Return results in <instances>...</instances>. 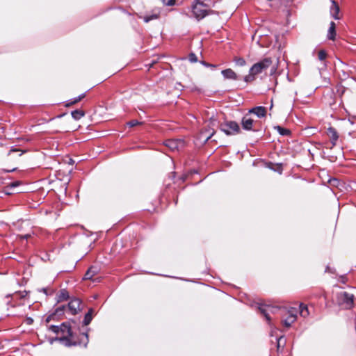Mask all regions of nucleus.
Returning a JSON list of instances; mask_svg holds the SVG:
<instances>
[{"instance_id":"f257e3e1","label":"nucleus","mask_w":356,"mask_h":356,"mask_svg":"<svg viewBox=\"0 0 356 356\" xmlns=\"http://www.w3.org/2000/svg\"><path fill=\"white\" fill-rule=\"evenodd\" d=\"M88 341V333L85 332L77 335L72 331L67 338L62 337L60 339V342L67 347L83 346L86 348L87 347Z\"/></svg>"},{"instance_id":"f03ea898","label":"nucleus","mask_w":356,"mask_h":356,"mask_svg":"<svg viewBox=\"0 0 356 356\" xmlns=\"http://www.w3.org/2000/svg\"><path fill=\"white\" fill-rule=\"evenodd\" d=\"M49 329L58 335L55 340L58 341L62 337L67 338L72 331L68 323H63L59 326L51 325Z\"/></svg>"},{"instance_id":"7ed1b4c3","label":"nucleus","mask_w":356,"mask_h":356,"mask_svg":"<svg viewBox=\"0 0 356 356\" xmlns=\"http://www.w3.org/2000/svg\"><path fill=\"white\" fill-rule=\"evenodd\" d=\"M207 7L208 6L206 3L200 4L198 3H195V4L193 6V13L197 20L203 19L208 15L217 13L216 11L213 10L207 9Z\"/></svg>"},{"instance_id":"20e7f679","label":"nucleus","mask_w":356,"mask_h":356,"mask_svg":"<svg viewBox=\"0 0 356 356\" xmlns=\"http://www.w3.org/2000/svg\"><path fill=\"white\" fill-rule=\"evenodd\" d=\"M219 129L227 136L238 134L241 131L239 125L234 121L221 123Z\"/></svg>"},{"instance_id":"39448f33","label":"nucleus","mask_w":356,"mask_h":356,"mask_svg":"<svg viewBox=\"0 0 356 356\" xmlns=\"http://www.w3.org/2000/svg\"><path fill=\"white\" fill-rule=\"evenodd\" d=\"M272 63L273 60L270 58H265L254 64L250 69V73L257 75L268 69L272 65Z\"/></svg>"},{"instance_id":"423d86ee","label":"nucleus","mask_w":356,"mask_h":356,"mask_svg":"<svg viewBox=\"0 0 356 356\" xmlns=\"http://www.w3.org/2000/svg\"><path fill=\"white\" fill-rule=\"evenodd\" d=\"M354 296L346 291L337 293V302L339 305L343 306L345 309H350L353 305Z\"/></svg>"},{"instance_id":"0eeeda50","label":"nucleus","mask_w":356,"mask_h":356,"mask_svg":"<svg viewBox=\"0 0 356 356\" xmlns=\"http://www.w3.org/2000/svg\"><path fill=\"white\" fill-rule=\"evenodd\" d=\"M216 120H211L207 127H204L199 134L200 140H204V143L207 142L216 133L214 129Z\"/></svg>"},{"instance_id":"6e6552de","label":"nucleus","mask_w":356,"mask_h":356,"mask_svg":"<svg viewBox=\"0 0 356 356\" xmlns=\"http://www.w3.org/2000/svg\"><path fill=\"white\" fill-rule=\"evenodd\" d=\"M284 313L286 317L283 318L282 323L285 327H289L296 320L297 310L296 308L292 307L289 310H284Z\"/></svg>"},{"instance_id":"1a4fd4ad","label":"nucleus","mask_w":356,"mask_h":356,"mask_svg":"<svg viewBox=\"0 0 356 356\" xmlns=\"http://www.w3.org/2000/svg\"><path fill=\"white\" fill-rule=\"evenodd\" d=\"M260 313L266 318V321L270 322V314H275L280 309L270 305H261L258 307Z\"/></svg>"},{"instance_id":"9d476101","label":"nucleus","mask_w":356,"mask_h":356,"mask_svg":"<svg viewBox=\"0 0 356 356\" xmlns=\"http://www.w3.org/2000/svg\"><path fill=\"white\" fill-rule=\"evenodd\" d=\"M184 141L179 139H169L165 141V145L171 151L179 150L184 147Z\"/></svg>"},{"instance_id":"9b49d317","label":"nucleus","mask_w":356,"mask_h":356,"mask_svg":"<svg viewBox=\"0 0 356 356\" xmlns=\"http://www.w3.org/2000/svg\"><path fill=\"white\" fill-rule=\"evenodd\" d=\"M81 302L79 298L71 300L67 305V311L72 315L76 314L81 310Z\"/></svg>"},{"instance_id":"f8f14e48","label":"nucleus","mask_w":356,"mask_h":356,"mask_svg":"<svg viewBox=\"0 0 356 356\" xmlns=\"http://www.w3.org/2000/svg\"><path fill=\"white\" fill-rule=\"evenodd\" d=\"M241 124L243 129L245 130L256 131V129H254V120L250 117L249 113L242 118Z\"/></svg>"},{"instance_id":"ddd939ff","label":"nucleus","mask_w":356,"mask_h":356,"mask_svg":"<svg viewBox=\"0 0 356 356\" xmlns=\"http://www.w3.org/2000/svg\"><path fill=\"white\" fill-rule=\"evenodd\" d=\"M327 134L330 139L332 146L336 145L339 138V134L337 130L334 127H330L327 130Z\"/></svg>"},{"instance_id":"4468645a","label":"nucleus","mask_w":356,"mask_h":356,"mask_svg":"<svg viewBox=\"0 0 356 356\" xmlns=\"http://www.w3.org/2000/svg\"><path fill=\"white\" fill-rule=\"evenodd\" d=\"M249 114L253 113L258 118L265 117L266 115V108L264 106H256L249 110Z\"/></svg>"},{"instance_id":"2eb2a0df","label":"nucleus","mask_w":356,"mask_h":356,"mask_svg":"<svg viewBox=\"0 0 356 356\" xmlns=\"http://www.w3.org/2000/svg\"><path fill=\"white\" fill-rule=\"evenodd\" d=\"M339 7L335 1H332V5L330 6V13L331 16L335 19H339L340 17L339 16Z\"/></svg>"},{"instance_id":"dca6fc26","label":"nucleus","mask_w":356,"mask_h":356,"mask_svg":"<svg viewBox=\"0 0 356 356\" xmlns=\"http://www.w3.org/2000/svg\"><path fill=\"white\" fill-rule=\"evenodd\" d=\"M221 73L225 79L232 80L238 79L237 74L230 68L222 70Z\"/></svg>"},{"instance_id":"f3484780","label":"nucleus","mask_w":356,"mask_h":356,"mask_svg":"<svg viewBox=\"0 0 356 356\" xmlns=\"http://www.w3.org/2000/svg\"><path fill=\"white\" fill-rule=\"evenodd\" d=\"M99 272V268L97 266H91L89 268V269L86 271V274L84 275V279L85 280H92V277L97 275Z\"/></svg>"},{"instance_id":"a211bd4d","label":"nucleus","mask_w":356,"mask_h":356,"mask_svg":"<svg viewBox=\"0 0 356 356\" xmlns=\"http://www.w3.org/2000/svg\"><path fill=\"white\" fill-rule=\"evenodd\" d=\"M335 26H336L335 23L334 22H332L330 23V28H329L328 32H327V38L329 40H334L335 39V35H336Z\"/></svg>"},{"instance_id":"6ab92c4d","label":"nucleus","mask_w":356,"mask_h":356,"mask_svg":"<svg viewBox=\"0 0 356 356\" xmlns=\"http://www.w3.org/2000/svg\"><path fill=\"white\" fill-rule=\"evenodd\" d=\"M93 313H94V309L92 308L89 309L88 313L85 315V317H84V319L83 321V324L84 325L86 326L90 323V322L92 319Z\"/></svg>"},{"instance_id":"aec40b11","label":"nucleus","mask_w":356,"mask_h":356,"mask_svg":"<svg viewBox=\"0 0 356 356\" xmlns=\"http://www.w3.org/2000/svg\"><path fill=\"white\" fill-rule=\"evenodd\" d=\"M71 114L74 120H78L81 119L83 116H84L85 112L83 110L76 109L72 111Z\"/></svg>"},{"instance_id":"412c9836","label":"nucleus","mask_w":356,"mask_h":356,"mask_svg":"<svg viewBox=\"0 0 356 356\" xmlns=\"http://www.w3.org/2000/svg\"><path fill=\"white\" fill-rule=\"evenodd\" d=\"M275 129H277L278 133L282 136H289L291 134V131L289 129L283 128L280 126H277Z\"/></svg>"},{"instance_id":"4be33fe9","label":"nucleus","mask_w":356,"mask_h":356,"mask_svg":"<svg viewBox=\"0 0 356 356\" xmlns=\"http://www.w3.org/2000/svg\"><path fill=\"white\" fill-rule=\"evenodd\" d=\"M159 17V15L157 14H153L151 15H146L143 17V20L145 22L147 23L150 22L151 20L156 19Z\"/></svg>"},{"instance_id":"5701e85b","label":"nucleus","mask_w":356,"mask_h":356,"mask_svg":"<svg viewBox=\"0 0 356 356\" xmlns=\"http://www.w3.org/2000/svg\"><path fill=\"white\" fill-rule=\"evenodd\" d=\"M68 298H69V295H68L67 291L65 290H62L60 291V296L58 298V301L65 300L68 299Z\"/></svg>"},{"instance_id":"b1692460","label":"nucleus","mask_w":356,"mask_h":356,"mask_svg":"<svg viewBox=\"0 0 356 356\" xmlns=\"http://www.w3.org/2000/svg\"><path fill=\"white\" fill-rule=\"evenodd\" d=\"M234 60L238 66H243L246 63L245 59L243 58H235Z\"/></svg>"},{"instance_id":"393cba45","label":"nucleus","mask_w":356,"mask_h":356,"mask_svg":"<svg viewBox=\"0 0 356 356\" xmlns=\"http://www.w3.org/2000/svg\"><path fill=\"white\" fill-rule=\"evenodd\" d=\"M66 307L63 305L57 307L55 310L54 315H61L63 314V312L65 310Z\"/></svg>"},{"instance_id":"a878e982","label":"nucleus","mask_w":356,"mask_h":356,"mask_svg":"<svg viewBox=\"0 0 356 356\" xmlns=\"http://www.w3.org/2000/svg\"><path fill=\"white\" fill-rule=\"evenodd\" d=\"M327 54L324 50H320L318 53V58L320 60L323 61L325 59Z\"/></svg>"},{"instance_id":"bb28decb","label":"nucleus","mask_w":356,"mask_h":356,"mask_svg":"<svg viewBox=\"0 0 356 356\" xmlns=\"http://www.w3.org/2000/svg\"><path fill=\"white\" fill-rule=\"evenodd\" d=\"M255 76H256L255 74H252L249 72V74L244 77V81L245 82H251L254 80Z\"/></svg>"},{"instance_id":"cd10ccee","label":"nucleus","mask_w":356,"mask_h":356,"mask_svg":"<svg viewBox=\"0 0 356 356\" xmlns=\"http://www.w3.org/2000/svg\"><path fill=\"white\" fill-rule=\"evenodd\" d=\"M138 124H142V122L138 121L137 120H133L127 122V125H129L131 127H135Z\"/></svg>"},{"instance_id":"c85d7f7f","label":"nucleus","mask_w":356,"mask_h":356,"mask_svg":"<svg viewBox=\"0 0 356 356\" xmlns=\"http://www.w3.org/2000/svg\"><path fill=\"white\" fill-rule=\"evenodd\" d=\"M188 59L191 63H195L197 60L196 55L193 53L189 54Z\"/></svg>"},{"instance_id":"c756f323","label":"nucleus","mask_w":356,"mask_h":356,"mask_svg":"<svg viewBox=\"0 0 356 356\" xmlns=\"http://www.w3.org/2000/svg\"><path fill=\"white\" fill-rule=\"evenodd\" d=\"M305 310H300V314L303 317H306L309 314L307 307L305 306Z\"/></svg>"},{"instance_id":"7c9ffc66","label":"nucleus","mask_w":356,"mask_h":356,"mask_svg":"<svg viewBox=\"0 0 356 356\" xmlns=\"http://www.w3.org/2000/svg\"><path fill=\"white\" fill-rule=\"evenodd\" d=\"M163 3L166 6H172L175 3V0H162Z\"/></svg>"},{"instance_id":"2f4dec72","label":"nucleus","mask_w":356,"mask_h":356,"mask_svg":"<svg viewBox=\"0 0 356 356\" xmlns=\"http://www.w3.org/2000/svg\"><path fill=\"white\" fill-rule=\"evenodd\" d=\"M79 101L77 100V97L74 98V99L71 100L68 103L66 104V106H70L72 105H74L76 103H78Z\"/></svg>"},{"instance_id":"473e14b6","label":"nucleus","mask_w":356,"mask_h":356,"mask_svg":"<svg viewBox=\"0 0 356 356\" xmlns=\"http://www.w3.org/2000/svg\"><path fill=\"white\" fill-rule=\"evenodd\" d=\"M202 63L204 66H206V67H211V68H212V69H215V68L216 67V65H213V64H209V63H206V62H204V61L202 62Z\"/></svg>"},{"instance_id":"72a5a7b5","label":"nucleus","mask_w":356,"mask_h":356,"mask_svg":"<svg viewBox=\"0 0 356 356\" xmlns=\"http://www.w3.org/2000/svg\"><path fill=\"white\" fill-rule=\"evenodd\" d=\"M20 184V182L17 181H15V182H13L10 184V186L11 187H15V186H17Z\"/></svg>"},{"instance_id":"f704fd0d","label":"nucleus","mask_w":356,"mask_h":356,"mask_svg":"<svg viewBox=\"0 0 356 356\" xmlns=\"http://www.w3.org/2000/svg\"><path fill=\"white\" fill-rule=\"evenodd\" d=\"M84 97H85V94H81V95L77 97V100H79L80 102Z\"/></svg>"},{"instance_id":"c9c22d12","label":"nucleus","mask_w":356,"mask_h":356,"mask_svg":"<svg viewBox=\"0 0 356 356\" xmlns=\"http://www.w3.org/2000/svg\"><path fill=\"white\" fill-rule=\"evenodd\" d=\"M19 149H12L10 150L9 153H8V155H10L12 152H18Z\"/></svg>"},{"instance_id":"e433bc0d","label":"nucleus","mask_w":356,"mask_h":356,"mask_svg":"<svg viewBox=\"0 0 356 356\" xmlns=\"http://www.w3.org/2000/svg\"><path fill=\"white\" fill-rule=\"evenodd\" d=\"M305 305H300V310H305Z\"/></svg>"},{"instance_id":"4c0bfd02","label":"nucleus","mask_w":356,"mask_h":356,"mask_svg":"<svg viewBox=\"0 0 356 356\" xmlns=\"http://www.w3.org/2000/svg\"><path fill=\"white\" fill-rule=\"evenodd\" d=\"M47 289L46 288H43L42 289V291H43L44 293L47 294Z\"/></svg>"},{"instance_id":"58836bf2","label":"nucleus","mask_w":356,"mask_h":356,"mask_svg":"<svg viewBox=\"0 0 356 356\" xmlns=\"http://www.w3.org/2000/svg\"><path fill=\"white\" fill-rule=\"evenodd\" d=\"M15 170H16V168H13L12 170H5V171L7 172H9L15 171Z\"/></svg>"},{"instance_id":"ea45409f","label":"nucleus","mask_w":356,"mask_h":356,"mask_svg":"<svg viewBox=\"0 0 356 356\" xmlns=\"http://www.w3.org/2000/svg\"><path fill=\"white\" fill-rule=\"evenodd\" d=\"M282 340V337H280L279 339H278V345L280 344V341Z\"/></svg>"},{"instance_id":"a19ab883","label":"nucleus","mask_w":356,"mask_h":356,"mask_svg":"<svg viewBox=\"0 0 356 356\" xmlns=\"http://www.w3.org/2000/svg\"><path fill=\"white\" fill-rule=\"evenodd\" d=\"M49 318H50V316H49V317L47 318V322L49 321Z\"/></svg>"},{"instance_id":"79ce46f5","label":"nucleus","mask_w":356,"mask_h":356,"mask_svg":"<svg viewBox=\"0 0 356 356\" xmlns=\"http://www.w3.org/2000/svg\"><path fill=\"white\" fill-rule=\"evenodd\" d=\"M272 108H273V103L271 104V106H270V109H272Z\"/></svg>"}]
</instances>
